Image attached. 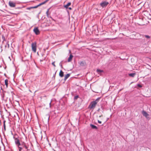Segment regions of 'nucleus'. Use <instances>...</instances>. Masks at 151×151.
<instances>
[{
    "instance_id": "nucleus-34",
    "label": "nucleus",
    "mask_w": 151,
    "mask_h": 151,
    "mask_svg": "<svg viewBox=\"0 0 151 151\" xmlns=\"http://www.w3.org/2000/svg\"><path fill=\"white\" fill-rule=\"evenodd\" d=\"M63 62H62V64L63 63H66L67 62V61L66 60L64 61V60H63Z\"/></svg>"
},
{
    "instance_id": "nucleus-11",
    "label": "nucleus",
    "mask_w": 151,
    "mask_h": 151,
    "mask_svg": "<svg viewBox=\"0 0 151 151\" xmlns=\"http://www.w3.org/2000/svg\"><path fill=\"white\" fill-rule=\"evenodd\" d=\"M59 76L61 77H63L64 76V72L61 70L60 72Z\"/></svg>"
},
{
    "instance_id": "nucleus-35",
    "label": "nucleus",
    "mask_w": 151,
    "mask_h": 151,
    "mask_svg": "<svg viewBox=\"0 0 151 151\" xmlns=\"http://www.w3.org/2000/svg\"><path fill=\"white\" fill-rule=\"evenodd\" d=\"M16 9H21V7H18L17 8H16Z\"/></svg>"
},
{
    "instance_id": "nucleus-40",
    "label": "nucleus",
    "mask_w": 151,
    "mask_h": 151,
    "mask_svg": "<svg viewBox=\"0 0 151 151\" xmlns=\"http://www.w3.org/2000/svg\"><path fill=\"white\" fill-rule=\"evenodd\" d=\"M100 110V108H99V109H98V110H97V111H99Z\"/></svg>"
},
{
    "instance_id": "nucleus-36",
    "label": "nucleus",
    "mask_w": 151,
    "mask_h": 151,
    "mask_svg": "<svg viewBox=\"0 0 151 151\" xmlns=\"http://www.w3.org/2000/svg\"><path fill=\"white\" fill-rule=\"evenodd\" d=\"M68 8L70 10H71L72 9L70 7H68Z\"/></svg>"
},
{
    "instance_id": "nucleus-29",
    "label": "nucleus",
    "mask_w": 151,
    "mask_h": 151,
    "mask_svg": "<svg viewBox=\"0 0 151 151\" xmlns=\"http://www.w3.org/2000/svg\"><path fill=\"white\" fill-rule=\"evenodd\" d=\"M55 62H52V65H53L54 67H55L56 66L55 64Z\"/></svg>"
},
{
    "instance_id": "nucleus-38",
    "label": "nucleus",
    "mask_w": 151,
    "mask_h": 151,
    "mask_svg": "<svg viewBox=\"0 0 151 151\" xmlns=\"http://www.w3.org/2000/svg\"><path fill=\"white\" fill-rule=\"evenodd\" d=\"M102 116H103V115L101 114V115H100L99 116V117L100 118V117H102Z\"/></svg>"
},
{
    "instance_id": "nucleus-26",
    "label": "nucleus",
    "mask_w": 151,
    "mask_h": 151,
    "mask_svg": "<svg viewBox=\"0 0 151 151\" xmlns=\"http://www.w3.org/2000/svg\"><path fill=\"white\" fill-rule=\"evenodd\" d=\"M145 37L149 39L150 38V37L148 35H145Z\"/></svg>"
},
{
    "instance_id": "nucleus-42",
    "label": "nucleus",
    "mask_w": 151,
    "mask_h": 151,
    "mask_svg": "<svg viewBox=\"0 0 151 151\" xmlns=\"http://www.w3.org/2000/svg\"><path fill=\"white\" fill-rule=\"evenodd\" d=\"M40 61L41 62V61H42L43 60H40Z\"/></svg>"
},
{
    "instance_id": "nucleus-15",
    "label": "nucleus",
    "mask_w": 151,
    "mask_h": 151,
    "mask_svg": "<svg viewBox=\"0 0 151 151\" xmlns=\"http://www.w3.org/2000/svg\"><path fill=\"white\" fill-rule=\"evenodd\" d=\"M5 84L6 86V87L7 88L8 87V80L7 79H6L5 80Z\"/></svg>"
},
{
    "instance_id": "nucleus-7",
    "label": "nucleus",
    "mask_w": 151,
    "mask_h": 151,
    "mask_svg": "<svg viewBox=\"0 0 151 151\" xmlns=\"http://www.w3.org/2000/svg\"><path fill=\"white\" fill-rule=\"evenodd\" d=\"M9 5L12 7H14L16 6V4L15 3H13L11 1H9Z\"/></svg>"
},
{
    "instance_id": "nucleus-24",
    "label": "nucleus",
    "mask_w": 151,
    "mask_h": 151,
    "mask_svg": "<svg viewBox=\"0 0 151 151\" xmlns=\"http://www.w3.org/2000/svg\"><path fill=\"white\" fill-rule=\"evenodd\" d=\"M49 9H47V12H46V14L47 15V16L48 17V12H49Z\"/></svg>"
},
{
    "instance_id": "nucleus-39",
    "label": "nucleus",
    "mask_w": 151,
    "mask_h": 151,
    "mask_svg": "<svg viewBox=\"0 0 151 151\" xmlns=\"http://www.w3.org/2000/svg\"><path fill=\"white\" fill-rule=\"evenodd\" d=\"M11 14H16V15H17V14L15 13H11Z\"/></svg>"
},
{
    "instance_id": "nucleus-8",
    "label": "nucleus",
    "mask_w": 151,
    "mask_h": 151,
    "mask_svg": "<svg viewBox=\"0 0 151 151\" xmlns=\"http://www.w3.org/2000/svg\"><path fill=\"white\" fill-rule=\"evenodd\" d=\"M142 114L143 116L146 118H147V117L149 116V114L144 110L142 111Z\"/></svg>"
},
{
    "instance_id": "nucleus-33",
    "label": "nucleus",
    "mask_w": 151,
    "mask_h": 151,
    "mask_svg": "<svg viewBox=\"0 0 151 151\" xmlns=\"http://www.w3.org/2000/svg\"><path fill=\"white\" fill-rule=\"evenodd\" d=\"M98 123H100V124H101V121H100L99 120H98Z\"/></svg>"
},
{
    "instance_id": "nucleus-43",
    "label": "nucleus",
    "mask_w": 151,
    "mask_h": 151,
    "mask_svg": "<svg viewBox=\"0 0 151 151\" xmlns=\"http://www.w3.org/2000/svg\"><path fill=\"white\" fill-rule=\"evenodd\" d=\"M5 47H6V45H5Z\"/></svg>"
},
{
    "instance_id": "nucleus-25",
    "label": "nucleus",
    "mask_w": 151,
    "mask_h": 151,
    "mask_svg": "<svg viewBox=\"0 0 151 151\" xmlns=\"http://www.w3.org/2000/svg\"><path fill=\"white\" fill-rule=\"evenodd\" d=\"M43 4H43V3L42 2V3H40V4H38V5H37V6L38 7L39 6H41Z\"/></svg>"
},
{
    "instance_id": "nucleus-1",
    "label": "nucleus",
    "mask_w": 151,
    "mask_h": 151,
    "mask_svg": "<svg viewBox=\"0 0 151 151\" xmlns=\"http://www.w3.org/2000/svg\"><path fill=\"white\" fill-rule=\"evenodd\" d=\"M21 147H22V149L24 148L27 150H29L30 149H29V145L27 144H26L24 142L21 141Z\"/></svg>"
},
{
    "instance_id": "nucleus-37",
    "label": "nucleus",
    "mask_w": 151,
    "mask_h": 151,
    "mask_svg": "<svg viewBox=\"0 0 151 151\" xmlns=\"http://www.w3.org/2000/svg\"><path fill=\"white\" fill-rule=\"evenodd\" d=\"M49 0H46L45 1V2H46V3H47L48 1H49Z\"/></svg>"
},
{
    "instance_id": "nucleus-3",
    "label": "nucleus",
    "mask_w": 151,
    "mask_h": 151,
    "mask_svg": "<svg viewBox=\"0 0 151 151\" xmlns=\"http://www.w3.org/2000/svg\"><path fill=\"white\" fill-rule=\"evenodd\" d=\"M96 104L97 102H96V101H92L89 105L88 108L90 109H94L95 108Z\"/></svg>"
},
{
    "instance_id": "nucleus-14",
    "label": "nucleus",
    "mask_w": 151,
    "mask_h": 151,
    "mask_svg": "<svg viewBox=\"0 0 151 151\" xmlns=\"http://www.w3.org/2000/svg\"><path fill=\"white\" fill-rule=\"evenodd\" d=\"M71 5V3L69 2L67 4L64 6V7L66 9H67L68 6Z\"/></svg>"
},
{
    "instance_id": "nucleus-2",
    "label": "nucleus",
    "mask_w": 151,
    "mask_h": 151,
    "mask_svg": "<svg viewBox=\"0 0 151 151\" xmlns=\"http://www.w3.org/2000/svg\"><path fill=\"white\" fill-rule=\"evenodd\" d=\"M16 136H17L16 134H15L13 136V138L14 139L15 144L17 146H20L21 142H20L19 139L15 137Z\"/></svg>"
},
{
    "instance_id": "nucleus-12",
    "label": "nucleus",
    "mask_w": 151,
    "mask_h": 151,
    "mask_svg": "<svg viewBox=\"0 0 151 151\" xmlns=\"http://www.w3.org/2000/svg\"><path fill=\"white\" fill-rule=\"evenodd\" d=\"M70 73H68L65 75L64 80L65 81L70 76Z\"/></svg>"
},
{
    "instance_id": "nucleus-31",
    "label": "nucleus",
    "mask_w": 151,
    "mask_h": 151,
    "mask_svg": "<svg viewBox=\"0 0 151 151\" xmlns=\"http://www.w3.org/2000/svg\"><path fill=\"white\" fill-rule=\"evenodd\" d=\"M32 9L31 8V7H27V9L28 10H30L31 9Z\"/></svg>"
},
{
    "instance_id": "nucleus-23",
    "label": "nucleus",
    "mask_w": 151,
    "mask_h": 151,
    "mask_svg": "<svg viewBox=\"0 0 151 151\" xmlns=\"http://www.w3.org/2000/svg\"><path fill=\"white\" fill-rule=\"evenodd\" d=\"M137 86L139 88H141L142 87V86L139 84H138L137 85Z\"/></svg>"
},
{
    "instance_id": "nucleus-47",
    "label": "nucleus",
    "mask_w": 151,
    "mask_h": 151,
    "mask_svg": "<svg viewBox=\"0 0 151 151\" xmlns=\"http://www.w3.org/2000/svg\"><path fill=\"white\" fill-rule=\"evenodd\" d=\"M49 117L48 118V120H49Z\"/></svg>"
},
{
    "instance_id": "nucleus-27",
    "label": "nucleus",
    "mask_w": 151,
    "mask_h": 151,
    "mask_svg": "<svg viewBox=\"0 0 151 151\" xmlns=\"http://www.w3.org/2000/svg\"><path fill=\"white\" fill-rule=\"evenodd\" d=\"M38 7L37 6V5L36 6H32L31 8L32 9H34V8H37Z\"/></svg>"
},
{
    "instance_id": "nucleus-19",
    "label": "nucleus",
    "mask_w": 151,
    "mask_h": 151,
    "mask_svg": "<svg viewBox=\"0 0 151 151\" xmlns=\"http://www.w3.org/2000/svg\"><path fill=\"white\" fill-rule=\"evenodd\" d=\"M97 72L98 73H101L103 72V70H101L99 69H97Z\"/></svg>"
},
{
    "instance_id": "nucleus-22",
    "label": "nucleus",
    "mask_w": 151,
    "mask_h": 151,
    "mask_svg": "<svg viewBox=\"0 0 151 151\" xmlns=\"http://www.w3.org/2000/svg\"><path fill=\"white\" fill-rule=\"evenodd\" d=\"M78 98H79V96L78 95L74 97V99L76 100Z\"/></svg>"
},
{
    "instance_id": "nucleus-9",
    "label": "nucleus",
    "mask_w": 151,
    "mask_h": 151,
    "mask_svg": "<svg viewBox=\"0 0 151 151\" xmlns=\"http://www.w3.org/2000/svg\"><path fill=\"white\" fill-rule=\"evenodd\" d=\"M73 57V56L71 54H70V55L69 57L68 58V62H70L72 60Z\"/></svg>"
},
{
    "instance_id": "nucleus-41",
    "label": "nucleus",
    "mask_w": 151,
    "mask_h": 151,
    "mask_svg": "<svg viewBox=\"0 0 151 151\" xmlns=\"http://www.w3.org/2000/svg\"><path fill=\"white\" fill-rule=\"evenodd\" d=\"M43 4H44L46 3V2H45V1L43 2Z\"/></svg>"
},
{
    "instance_id": "nucleus-4",
    "label": "nucleus",
    "mask_w": 151,
    "mask_h": 151,
    "mask_svg": "<svg viewBox=\"0 0 151 151\" xmlns=\"http://www.w3.org/2000/svg\"><path fill=\"white\" fill-rule=\"evenodd\" d=\"M36 42H32L31 44L32 50L35 52L36 51Z\"/></svg>"
},
{
    "instance_id": "nucleus-48",
    "label": "nucleus",
    "mask_w": 151,
    "mask_h": 151,
    "mask_svg": "<svg viewBox=\"0 0 151 151\" xmlns=\"http://www.w3.org/2000/svg\"><path fill=\"white\" fill-rule=\"evenodd\" d=\"M102 113H103V111H102Z\"/></svg>"
},
{
    "instance_id": "nucleus-44",
    "label": "nucleus",
    "mask_w": 151,
    "mask_h": 151,
    "mask_svg": "<svg viewBox=\"0 0 151 151\" xmlns=\"http://www.w3.org/2000/svg\"><path fill=\"white\" fill-rule=\"evenodd\" d=\"M101 108L102 109H103V107L102 106L101 107Z\"/></svg>"
},
{
    "instance_id": "nucleus-5",
    "label": "nucleus",
    "mask_w": 151,
    "mask_h": 151,
    "mask_svg": "<svg viewBox=\"0 0 151 151\" xmlns=\"http://www.w3.org/2000/svg\"><path fill=\"white\" fill-rule=\"evenodd\" d=\"M109 4V3L108 2L104 1H102L100 4V6L102 8L106 7Z\"/></svg>"
},
{
    "instance_id": "nucleus-30",
    "label": "nucleus",
    "mask_w": 151,
    "mask_h": 151,
    "mask_svg": "<svg viewBox=\"0 0 151 151\" xmlns=\"http://www.w3.org/2000/svg\"><path fill=\"white\" fill-rule=\"evenodd\" d=\"M80 64L81 65H83L84 64V62H83V61L81 62Z\"/></svg>"
},
{
    "instance_id": "nucleus-13",
    "label": "nucleus",
    "mask_w": 151,
    "mask_h": 151,
    "mask_svg": "<svg viewBox=\"0 0 151 151\" xmlns=\"http://www.w3.org/2000/svg\"><path fill=\"white\" fill-rule=\"evenodd\" d=\"M136 73H129L128 75L130 77H134V76L136 75Z\"/></svg>"
},
{
    "instance_id": "nucleus-17",
    "label": "nucleus",
    "mask_w": 151,
    "mask_h": 151,
    "mask_svg": "<svg viewBox=\"0 0 151 151\" xmlns=\"http://www.w3.org/2000/svg\"><path fill=\"white\" fill-rule=\"evenodd\" d=\"M5 122H6V121L5 120H4V122H3V123H4L3 126H4V129L5 131L6 129V126H5Z\"/></svg>"
},
{
    "instance_id": "nucleus-21",
    "label": "nucleus",
    "mask_w": 151,
    "mask_h": 151,
    "mask_svg": "<svg viewBox=\"0 0 151 151\" xmlns=\"http://www.w3.org/2000/svg\"><path fill=\"white\" fill-rule=\"evenodd\" d=\"M63 60L61 61L60 63L59 64V65H60V66L61 68H63V65H62V64H63L62 63V62H63Z\"/></svg>"
},
{
    "instance_id": "nucleus-6",
    "label": "nucleus",
    "mask_w": 151,
    "mask_h": 151,
    "mask_svg": "<svg viewBox=\"0 0 151 151\" xmlns=\"http://www.w3.org/2000/svg\"><path fill=\"white\" fill-rule=\"evenodd\" d=\"M34 32L36 35H38L40 33V31L38 27H35L33 29Z\"/></svg>"
},
{
    "instance_id": "nucleus-10",
    "label": "nucleus",
    "mask_w": 151,
    "mask_h": 151,
    "mask_svg": "<svg viewBox=\"0 0 151 151\" xmlns=\"http://www.w3.org/2000/svg\"><path fill=\"white\" fill-rule=\"evenodd\" d=\"M90 126L92 129H98L97 127L93 124H90Z\"/></svg>"
},
{
    "instance_id": "nucleus-18",
    "label": "nucleus",
    "mask_w": 151,
    "mask_h": 151,
    "mask_svg": "<svg viewBox=\"0 0 151 151\" xmlns=\"http://www.w3.org/2000/svg\"><path fill=\"white\" fill-rule=\"evenodd\" d=\"M2 39L3 40V42L4 41H6V40L5 39V37L3 35H2Z\"/></svg>"
},
{
    "instance_id": "nucleus-16",
    "label": "nucleus",
    "mask_w": 151,
    "mask_h": 151,
    "mask_svg": "<svg viewBox=\"0 0 151 151\" xmlns=\"http://www.w3.org/2000/svg\"><path fill=\"white\" fill-rule=\"evenodd\" d=\"M20 146H17V147L19 148V151H21V150H22V147H21Z\"/></svg>"
},
{
    "instance_id": "nucleus-32",
    "label": "nucleus",
    "mask_w": 151,
    "mask_h": 151,
    "mask_svg": "<svg viewBox=\"0 0 151 151\" xmlns=\"http://www.w3.org/2000/svg\"><path fill=\"white\" fill-rule=\"evenodd\" d=\"M6 44H7V47H8V48H9V44L8 43V42H7Z\"/></svg>"
},
{
    "instance_id": "nucleus-28",
    "label": "nucleus",
    "mask_w": 151,
    "mask_h": 151,
    "mask_svg": "<svg viewBox=\"0 0 151 151\" xmlns=\"http://www.w3.org/2000/svg\"><path fill=\"white\" fill-rule=\"evenodd\" d=\"M56 72H57V71H56V72H55V74L53 75V78H54V79L55 78V75H56Z\"/></svg>"
},
{
    "instance_id": "nucleus-20",
    "label": "nucleus",
    "mask_w": 151,
    "mask_h": 151,
    "mask_svg": "<svg viewBox=\"0 0 151 151\" xmlns=\"http://www.w3.org/2000/svg\"><path fill=\"white\" fill-rule=\"evenodd\" d=\"M100 98H101V97H98L95 100V101H96V102H97V104L98 102L99 101L100 99Z\"/></svg>"
},
{
    "instance_id": "nucleus-46",
    "label": "nucleus",
    "mask_w": 151,
    "mask_h": 151,
    "mask_svg": "<svg viewBox=\"0 0 151 151\" xmlns=\"http://www.w3.org/2000/svg\"><path fill=\"white\" fill-rule=\"evenodd\" d=\"M50 105L51 104V102L50 103Z\"/></svg>"
},
{
    "instance_id": "nucleus-45",
    "label": "nucleus",
    "mask_w": 151,
    "mask_h": 151,
    "mask_svg": "<svg viewBox=\"0 0 151 151\" xmlns=\"http://www.w3.org/2000/svg\"><path fill=\"white\" fill-rule=\"evenodd\" d=\"M4 75L5 76H6V74H5H5H4Z\"/></svg>"
}]
</instances>
